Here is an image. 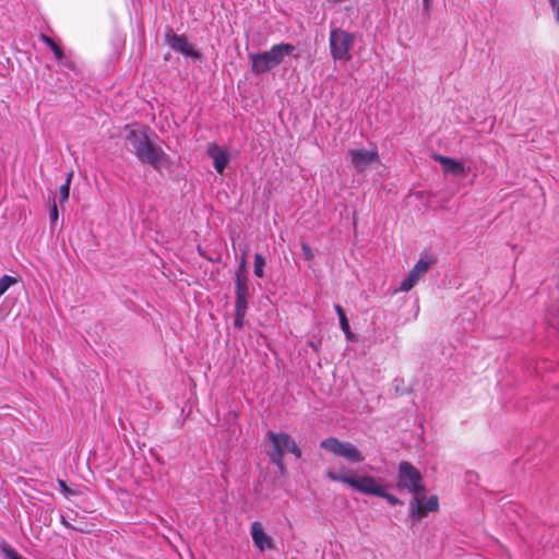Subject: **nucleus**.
I'll return each instance as SVG.
<instances>
[{
	"instance_id": "1",
	"label": "nucleus",
	"mask_w": 559,
	"mask_h": 559,
	"mask_svg": "<svg viewBox=\"0 0 559 559\" xmlns=\"http://www.w3.org/2000/svg\"><path fill=\"white\" fill-rule=\"evenodd\" d=\"M126 130V148L128 152L135 155L141 163L148 164L154 169H159L163 164L169 160V156L164 150L151 141L148 127H127Z\"/></svg>"
},
{
	"instance_id": "2",
	"label": "nucleus",
	"mask_w": 559,
	"mask_h": 559,
	"mask_svg": "<svg viewBox=\"0 0 559 559\" xmlns=\"http://www.w3.org/2000/svg\"><path fill=\"white\" fill-rule=\"evenodd\" d=\"M421 480L420 472L409 462L403 461L399 464L400 486L414 493L409 503V518L414 522L425 518V512L421 511L423 500L425 499V486L421 484Z\"/></svg>"
},
{
	"instance_id": "3",
	"label": "nucleus",
	"mask_w": 559,
	"mask_h": 559,
	"mask_svg": "<svg viewBox=\"0 0 559 559\" xmlns=\"http://www.w3.org/2000/svg\"><path fill=\"white\" fill-rule=\"evenodd\" d=\"M296 47L289 43L273 45L270 50L250 53L252 73L259 75L277 67L284 58L295 51Z\"/></svg>"
},
{
	"instance_id": "4",
	"label": "nucleus",
	"mask_w": 559,
	"mask_h": 559,
	"mask_svg": "<svg viewBox=\"0 0 559 559\" xmlns=\"http://www.w3.org/2000/svg\"><path fill=\"white\" fill-rule=\"evenodd\" d=\"M326 477L332 481L347 485L364 495H380V489L382 487L374 477L369 475H354L346 468H342L340 473L330 469L326 472Z\"/></svg>"
},
{
	"instance_id": "5",
	"label": "nucleus",
	"mask_w": 559,
	"mask_h": 559,
	"mask_svg": "<svg viewBox=\"0 0 559 559\" xmlns=\"http://www.w3.org/2000/svg\"><path fill=\"white\" fill-rule=\"evenodd\" d=\"M267 438L272 443V449L269 452L271 462L278 467L281 473L285 471L283 457L286 452L293 453L296 457L301 456L300 449L288 433L269 431Z\"/></svg>"
},
{
	"instance_id": "6",
	"label": "nucleus",
	"mask_w": 559,
	"mask_h": 559,
	"mask_svg": "<svg viewBox=\"0 0 559 559\" xmlns=\"http://www.w3.org/2000/svg\"><path fill=\"white\" fill-rule=\"evenodd\" d=\"M356 35L343 28L334 27L330 32L329 45L330 53L334 61L348 62L353 56L352 48L355 45Z\"/></svg>"
},
{
	"instance_id": "7",
	"label": "nucleus",
	"mask_w": 559,
	"mask_h": 559,
	"mask_svg": "<svg viewBox=\"0 0 559 559\" xmlns=\"http://www.w3.org/2000/svg\"><path fill=\"white\" fill-rule=\"evenodd\" d=\"M320 447L334 455L343 457L352 464L360 463L365 460V456L355 444L334 437L322 440Z\"/></svg>"
},
{
	"instance_id": "8",
	"label": "nucleus",
	"mask_w": 559,
	"mask_h": 559,
	"mask_svg": "<svg viewBox=\"0 0 559 559\" xmlns=\"http://www.w3.org/2000/svg\"><path fill=\"white\" fill-rule=\"evenodd\" d=\"M320 447L334 455L343 457L352 464L360 463L365 460V456L355 444L334 437L322 440Z\"/></svg>"
},
{
	"instance_id": "9",
	"label": "nucleus",
	"mask_w": 559,
	"mask_h": 559,
	"mask_svg": "<svg viewBox=\"0 0 559 559\" xmlns=\"http://www.w3.org/2000/svg\"><path fill=\"white\" fill-rule=\"evenodd\" d=\"M350 164L356 173L361 174L368 169L371 165L379 160L378 148L365 150H349L347 152Z\"/></svg>"
},
{
	"instance_id": "10",
	"label": "nucleus",
	"mask_w": 559,
	"mask_h": 559,
	"mask_svg": "<svg viewBox=\"0 0 559 559\" xmlns=\"http://www.w3.org/2000/svg\"><path fill=\"white\" fill-rule=\"evenodd\" d=\"M433 263V260H425L420 258L414 265V267L409 271L408 275L402 281L400 285V290L409 292L417 284V282L427 273V271Z\"/></svg>"
},
{
	"instance_id": "11",
	"label": "nucleus",
	"mask_w": 559,
	"mask_h": 559,
	"mask_svg": "<svg viewBox=\"0 0 559 559\" xmlns=\"http://www.w3.org/2000/svg\"><path fill=\"white\" fill-rule=\"evenodd\" d=\"M166 43L174 51L185 56L200 58V53L193 49L185 35L168 33L166 34Z\"/></svg>"
},
{
	"instance_id": "12",
	"label": "nucleus",
	"mask_w": 559,
	"mask_h": 559,
	"mask_svg": "<svg viewBox=\"0 0 559 559\" xmlns=\"http://www.w3.org/2000/svg\"><path fill=\"white\" fill-rule=\"evenodd\" d=\"M206 153L213 159L215 170L223 174L230 160L229 154L216 143L210 144Z\"/></svg>"
},
{
	"instance_id": "13",
	"label": "nucleus",
	"mask_w": 559,
	"mask_h": 559,
	"mask_svg": "<svg viewBox=\"0 0 559 559\" xmlns=\"http://www.w3.org/2000/svg\"><path fill=\"white\" fill-rule=\"evenodd\" d=\"M251 536L254 545L263 551L264 549H272L274 547L272 538L264 532L260 522H253L251 525Z\"/></svg>"
},
{
	"instance_id": "14",
	"label": "nucleus",
	"mask_w": 559,
	"mask_h": 559,
	"mask_svg": "<svg viewBox=\"0 0 559 559\" xmlns=\"http://www.w3.org/2000/svg\"><path fill=\"white\" fill-rule=\"evenodd\" d=\"M435 159L438 160L444 173L451 174L454 176L465 175V167L461 162H457L451 157L436 155Z\"/></svg>"
},
{
	"instance_id": "15",
	"label": "nucleus",
	"mask_w": 559,
	"mask_h": 559,
	"mask_svg": "<svg viewBox=\"0 0 559 559\" xmlns=\"http://www.w3.org/2000/svg\"><path fill=\"white\" fill-rule=\"evenodd\" d=\"M235 308H248L250 297L248 281H235Z\"/></svg>"
},
{
	"instance_id": "16",
	"label": "nucleus",
	"mask_w": 559,
	"mask_h": 559,
	"mask_svg": "<svg viewBox=\"0 0 559 559\" xmlns=\"http://www.w3.org/2000/svg\"><path fill=\"white\" fill-rule=\"evenodd\" d=\"M39 40L46 44L55 55L56 60L61 61L64 57L62 49L56 41L46 34L39 35Z\"/></svg>"
},
{
	"instance_id": "17",
	"label": "nucleus",
	"mask_w": 559,
	"mask_h": 559,
	"mask_svg": "<svg viewBox=\"0 0 559 559\" xmlns=\"http://www.w3.org/2000/svg\"><path fill=\"white\" fill-rule=\"evenodd\" d=\"M265 259L261 253L254 254L253 273L257 277H264Z\"/></svg>"
},
{
	"instance_id": "18",
	"label": "nucleus",
	"mask_w": 559,
	"mask_h": 559,
	"mask_svg": "<svg viewBox=\"0 0 559 559\" xmlns=\"http://www.w3.org/2000/svg\"><path fill=\"white\" fill-rule=\"evenodd\" d=\"M439 509V499L437 496H431L429 499L423 500L421 511L425 512V516L428 512H436Z\"/></svg>"
},
{
	"instance_id": "19",
	"label": "nucleus",
	"mask_w": 559,
	"mask_h": 559,
	"mask_svg": "<svg viewBox=\"0 0 559 559\" xmlns=\"http://www.w3.org/2000/svg\"><path fill=\"white\" fill-rule=\"evenodd\" d=\"M248 281V270H247V260L246 253L242 254L240 264L235 274V281Z\"/></svg>"
},
{
	"instance_id": "20",
	"label": "nucleus",
	"mask_w": 559,
	"mask_h": 559,
	"mask_svg": "<svg viewBox=\"0 0 559 559\" xmlns=\"http://www.w3.org/2000/svg\"><path fill=\"white\" fill-rule=\"evenodd\" d=\"M71 179H72V173H70L68 175L66 182L63 185H61V187H60L59 199H60L61 204L64 203L69 199Z\"/></svg>"
},
{
	"instance_id": "21",
	"label": "nucleus",
	"mask_w": 559,
	"mask_h": 559,
	"mask_svg": "<svg viewBox=\"0 0 559 559\" xmlns=\"http://www.w3.org/2000/svg\"><path fill=\"white\" fill-rule=\"evenodd\" d=\"M248 308H235V320L234 326L237 329H242L245 325V317Z\"/></svg>"
},
{
	"instance_id": "22",
	"label": "nucleus",
	"mask_w": 559,
	"mask_h": 559,
	"mask_svg": "<svg viewBox=\"0 0 559 559\" xmlns=\"http://www.w3.org/2000/svg\"><path fill=\"white\" fill-rule=\"evenodd\" d=\"M17 280L10 275H3L0 278V296H2L11 285L15 284Z\"/></svg>"
},
{
	"instance_id": "23",
	"label": "nucleus",
	"mask_w": 559,
	"mask_h": 559,
	"mask_svg": "<svg viewBox=\"0 0 559 559\" xmlns=\"http://www.w3.org/2000/svg\"><path fill=\"white\" fill-rule=\"evenodd\" d=\"M377 497H381V498L385 499L392 506L403 504V501H401L399 498H396L392 493L388 492L383 486L380 489V495H377Z\"/></svg>"
},
{
	"instance_id": "24",
	"label": "nucleus",
	"mask_w": 559,
	"mask_h": 559,
	"mask_svg": "<svg viewBox=\"0 0 559 559\" xmlns=\"http://www.w3.org/2000/svg\"><path fill=\"white\" fill-rule=\"evenodd\" d=\"M49 202H51L49 218H50V223L55 224L58 221V207L56 204L55 195L49 197Z\"/></svg>"
},
{
	"instance_id": "25",
	"label": "nucleus",
	"mask_w": 559,
	"mask_h": 559,
	"mask_svg": "<svg viewBox=\"0 0 559 559\" xmlns=\"http://www.w3.org/2000/svg\"><path fill=\"white\" fill-rule=\"evenodd\" d=\"M340 325H341V329L344 332L347 340L352 341L355 338L354 333L350 331L349 323H348L347 319H342V321H340Z\"/></svg>"
},
{
	"instance_id": "26",
	"label": "nucleus",
	"mask_w": 559,
	"mask_h": 559,
	"mask_svg": "<svg viewBox=\"0 0 559 559\" xmlns=\"http://www.w3.org/2000/svg\"><path fill=\"white\" fill-rule=\"evenodd\" d=\"M301 250H302L304 258L307 261H311L314 258L313 251L308 243L301 242Z\"/></svg>"
},
{
	"instance_id": "27",
	"label": "nucleus",
	"mask_w": 559,
	"mask_h": 559,
	"mask_svg": "<svg viewBox=\"0 0 559 559\" xmlns=\"http://www.w3.org/2000/svg\"><path fill=\"white\" fill-rule=\"evenodd\" d=\"M3 552L8 559H23L14 549L9 546L3 548Z\"/></svg>"
},
{
	"instance_id": "28",
	"label": "nucleus",
	"mask_w": 559,
	"mask_h": 559,
	"mask_svg": "<svg viewBox=\"0 0 559 559\" xmlns=\"http://www.w3.org/2000/svg\"><path fill=\"white\" fill-rule=\"evenodd\" d=\"M58 484H59L60 489H61V491H62V493H63V495H66V496H71V495H74V493H75V491H74V490L70 489V488L67 486V484H66V481H64V480L59 479V480H58Z\"/></svg>"
},
{
	"instance_id": "29",
	"label": "nucleus",
	"mask_w": 559,
	"mask_h": 559,
	"mask_svg": "<svg viewBox=\"0 0 559 559\" xmlns=\"http://www.w3.org/2000/svg\"><path fill=\"white\" fill-rule=\"evenodd\" d=\"M555 11L556 21L559 24V0H548Z\"/></svg>"
},
{
	"instance_id": "30",
	"label": "nucleus",
	"mask_w": 559,
	"mask_h": 559,
	"mask_svg": "<svg viewBox=\"0 0 559 559\" xmlns=\"http://www.w3.org/2000/svg\"><path fill=\"white\" fill-rule=\"evenodd\" d=\"M334 308H335V311H336V313L338 316L340 321H342V319H347L346 314H345V311H344V309L342 308L341 305L336 304Z\"/></svg>"
},
{
	"instance_id": "31",
	"label": "nucleus",
	"mask_w": 559,
	"mask_h": 559,
	"mask_svg": "<svg viewBox=\"0 0 559 559\" xmlns=\"http://www.w3.org/2000/svg\"><path fill=\"white\" fill-rule=\"evenodd\" d=\"M334 308H335V311H336V313L338 316L340 321H342V319H347L346 314H345V311H344V309L342 308L341 305L336 304Z\"/></svg>"
},
{
	"instance_id": "32",
	"label": "nucleus",
	"mask_w": 559,
	"mask_h": 559,
	"mask_svg": "<svg viewBox=\"0 0 559 559\" xmlns=\"http://www.w3.org/2000/svg\"><path fill=\"white\" fill-rule=\"evenodd\" d=\"M431 4V0H423V5L425 11H429Z\"/></svg>"
},
{
	"instance_id": "33",
	"label": "nucleus",
	"mask_w": 559,
	"mask_h": 559,
	"mask_svg": "<svg viewBox=\"0 0 559 559\" xmlns=\"http://www.w3.org/2000/svg\"><path fill=\"white\" fill-rule=\"evenodd\" d=\"M61 523L67 527H72L64 516H61Z\"/></svg>"
}]
</instances>
